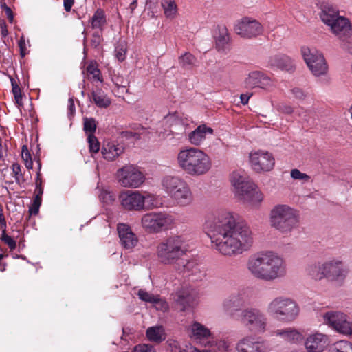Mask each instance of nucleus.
Listing matches in <instances>:
<instances>
[{
  "instance_id": "72a5a7b5",
  "label": "nucleus",
  "mask_w": 352,
  "mask_h": 352,
  "mask_svg": "<svg viewBox=\"0 0 352 352\" xmlns=\"http://www.w3.org/2000/svg\"><path fill=\"white\" fill-rule=\"evenodd\" d=\"M346 316L344 313L338 311H329L321 315L323 322L333 330L338 322Z\"/></svg>"
},
{
  "instance_id": "c9c22d12",
  "label": "nucleus",
  "mask_w": 352,
  "mask_h": 352,
  "mask_svg": "<svg viewBox=\"0 0 352 352\" xmlns=\"http://www.w3.org/2000/svg\"><path fill=\"white\" fill-rule=\"evenodd\" d=\"M94 103L100 108L108 107L111 102L107 95L100 89H96L91 93Z\"/></svg>"
},
{
  "instance_id": "b1692460",
  "label": "nucleus",
  "mask_w": 352,
  "mask_h": 352,
  "mask_svg": "<svg viewBox=\"0 0 352 352\" xmlns=\"http://www.w3.org/2000/svg\"><path fill=\"white\" fill-rule=\"evenodd\" d=\"M199 291L190 285H185L178 289L174 299L184 307H189L194 304L199 298Z\"/></svg>"
},
{
  "instance_id": "9d476101",
  "label": "nucleus",
  "mask_w": 352,
  "mask_h": 352,
  "mask_svg": "<svg viewBox=\"0 0 352 352\" xmlns=\"http://www.w3.org/2000/svg\"><path fill=\"white\" fill-rule=\"evenodd\" d=\"M175 217L164 212H151L141 217V226L148 233L157 234L170 229L175 224Z\"/></svg>"
},
{
  "instance_id": "8fccbe9b",
  "label": "nucleus",
  "mask_w": 352,
  "mask_h": 352,
  "mask_svg": "<svg viewBox=\"0 0 352 352\" xmlns=\"http://www.w3.org/2000/svg\"><path fill=\"white\" fill-rule=\"evenodd\" d=\"M157 294H153L152 293H150L143 289H140L138 292V296L139 298L146 302L149 303L152 305L153 300H155V298L156 297Z\"/></svg>"
},
{
  "instance_id": "a211bd4d",
  "label": "nucleus",
  "mask_w": 352,
  "mask_h": 352,
  "mask_svg": "<svg viewBox=\"0 0 352 352\" xmlns=\"http://www.w3.org/2000/svg\"><path fill=\"white\" fill-rule=\"evenodd\" d=\"M271 348L265 340H256L253 336H245L236 344V352H270Z\"/></svg>"
},
{
  "instance_id": "f257e3e1",
  "label": "nucleus",
  "mask_w": 352,
  "mask_h": 352,
  "mask_svg": "<svg viewBox=\"0 0 352 352\" xmlns=\"http://www.w3.org/2000/svg\"><path fill=\"white\" fill-rule=\"evenodd\" d=\"M204 227L212 248L222 255H239L253 245L254 234L251 228L245 222L237 221L232 212L223 211L216 217H208Z\"/></svg>"
},
{
  "instance_id": "de8ad7c7",
  "label": "nucleus",
  "mask_w": 352,
  "mask_h": 352,
  "mask_svg": "<svg viewBox=\"0 0 352 352\" xmlns=\"http://www.w3.org/2000/svg\"><path fill=\"white\" fill-rule=\"evenodd\" d=\"M98 189L100 192L98 195L99 199L102 202L106 204H109L114 201L115 197L112 192H111L109 189L104 188L101 189L98 188Z\"/></svg>"
},
{
  "instance_id": "a18cd8bd",
  "label": "nucleus",
  "mask_w": 352,
  "mask_h": 352,
  "mask_svg": "<svg viewBox=\"0 0 352 352\" xmlns=\"http://www.w3.org/2000/svg\"><path fill=\"white\" fill-rule=\"evenodd\" d=\"M152 306L159 311L166 312L169 309L168 302L160 295L157 294L155 300L152 303Z\"/></svg>"
},
{
  "instance_id": "9b49d317",
  "label": "nucleus",
  "mask_w": 352,
  "mask_h": 352,
  "mask_svg": "<svg viewBox=\"0 0 352 352\" xmlns=\"http://www.w3.org/2000/svg\"><path fill=\"white\" fill-rule=\"evenodd\" d=\"M300 53L309 70L315 77L327 75L329 65L322 52L315 47L302 46Z\"/></svg>"
},
{
  "instance_id": "338daca9",
  "label": "nucleus",
  "mask_w": 352,
  "mask_h": 352,
  "mask_svg": "<svg viewBox=\"0 0 352 352\" xmlns=\"http://www.w3.org/2000/svg\"><path fill=\"white\" fill-rule=\"evenodd\" d=\"M102 41V37L98 34H94L91 38V43L92 46L97 47Z\"/></svg>"
},
{
  "instance_id": "ddd939ff",
  "label": "nucleus",
  "mask_w": 352,
  "mask_h": 352,
  "mask_svg": "<svg viewBox=\"0 0 352 352\" xmlns=\"http://www.w3.org/2000/svg\"><path fill=\"white\" fill-rule=\"evenodd\" d=\"M118 182L124 188H138L146 181L144 173L136 166L127 164L118 170Z\"/></svg>"
},
{
  "instance_id": "aec40b11",
  "label": "nucleus",
  "mask_w": 352,
  "mask_h": 352,
  "mask_svg": "<svg viewBox=\"0 0 352 352\" xmlns=\"http://www.w3.org/2000/svg\"><path fill=\"white\" fill-rule=\"evenodd\" d=\"M230 181L236 198L254 183L243 170L232 172L230 177Z\"/></svg>"
},
{
  "instance_id": "6ab92c4d",
  "label": "nucleus",
  "mask_w": 352,
  "mask_h": 352,
  "mask_svg": "<svg viewBox=\"0 0 352 352\" xmlns=\"http://www.w3.org/2000/svg\"><path fill=\"white\" fill-rule=\"evenodd\" d=\"M327 279L331 281H344L348 274L349 270L344 267L342 260L332 258L327 260Z\"/></svg>"
},
{
  "instance_id": "7c9ffc66",
  "label": "nucleus",
  "mask_w": 352,
  "mask_h": 352,
  "mask_svg": "<svg viewBox=\"0 0 352 352\" xmlns=\"http://www.w3.org/2000/svg\"><path fill=\"white\" fill-rule=\"evenodd\" d=\"M269 64L272 67H276L286 71H293L295 65L293 60L283 54L275 55L270 58Z\"/></svg>"
},
{
  "instance_id": "0eeeda50",
  "label": "nucleus",
  "mask_w": 352,
  "mask_h": 352,
  "mask_svg": "<svg viewBox=\"0 0 352 352\" xmlns=\"http://www.w3.org/2000/svg\"><path fill=\"white\" fill-rule=\"evenodd\" d=\"M186 248L185 240L179 235L172 236L160 243L156 248V255L159 261L165 265H174L181 263Z\"/></svg>"
},
{
  "instance_id": "5701e85b",
  "label": "nucleus",
  "mask_w": 352,
  "mask_h": 352,
  "mask_svg": "<svg viewBox=\"0 0 352 352\" xmlns=\"http://www.w3.org/2000/svg\"><path fill=\"white\" fill-rule=\"evenodd\" d=\"M329 343L328 336L320 332H314L307 336L305 340L306 352H322Z\"/></svg>"
},
{
  "instance_id": "58836bf2",
  "label": "nucleus",
  "mask_w": 352,
  "mask_h": 352,
  "mask_svg": "<svg viewBox=\"0 0 352 352\" xmlns=\"http://www.w3.org/2000/svg\"><path fill=\"white\" fill-rule=\"evenodd\" d=\"M208 346L216 349L218 352H229L230 351V344L228 341L223 339H218L214 336L209 341Z\"/></svg>"
},
{
  "instance_id": "603ef678",
  "label": "nucleus",
  "mask_w": 352,
  "mask_h": 352,
  "mask_svg": "<svg viewBox=\"0 0 352 352\" xmlns=\"http://www.w3.org/2000/svg\"><path fill=\"white\" fill-rule=\"evenodd\" d=\"M147 131L144 128L140 129L138 131H125L122 133V136L126 139H140L146 133Z\"/></svg>"
},
{
  "instance_id": "864d4df0",
  "label": "nucleus",
  "mask_w": 352,
  "mask_h": 352,
  "mask_svg": "<svg viewBox=\"0 0 352 352\" xmlns=\"http://www.w3.org/2000/svg\"><path fill=\"white\" fill-rule=\"evenodd\" d=\"M126 46L124 43H120L115 50L116 57L119 61H123L126 58Z\"/></svg>"
},
{
  "instance_id": "20e7f679",
  "label": "nucleus",
  "mask_w": 352,
  "mask_h": 352,
  "mask_svg": "<svg viewBox=\"0 0 352 352\" xmlns=\"http://www.w3.org/2000/svg\"><path fill=\"white\" fill-rule=\"evenodd\" d=\"M271 228L285 236H290L299 226L298 211L285 204L274 205L269 213Z\"/></svg>"
},
{
  "instance_id": "2f4dec72",
  "label": "nucleus",
  "mask_w": 352,
  "mask_h": 352,
  "mask_svg": "<svg viewBox=\"0 0 352 352\" xmlns=\"http://www.w3.org/2000/svg\"><path fill=\"white\" fill-rule=\"evenodd\" d=\"M186 122L179 113H174L164 116L161 122V125L168 128H175L178 130H184Z\"/></svg>"
},
{
  "instance_id": "c03bdc74",
  "label": "nucleus",
  "mask_w": 352,
  "mask_h": 352,
  "mask_svg": "<svg viewBox=\"0 0 352 352\" xmlns=\"http://www.w3.org/2000/svg\"><path fill=\"white\" fill-rule=\"evenodd\" d=\"M290 177L292 179L298 181L301 184H306L311 181V176L307 173L301 172L297 168L292 169L290 171Z\"/></svg>"
},
{
  "instance_id": "f03ea898",
  "label": "nucleus",
  "mask_w": 352,
  "mask_h": 352,
  "mask_svg": "<svg viewBox=\"0 0 352 352\" xmlns=\"http://www.w3.org/2000/svg\"><path fill=\"white\" fill-rule=\"evenodd\" d=\"M245 267L251 276L266 282L281 279L287 274L285 260L272 250H261L252 254L248 258Z\"/></svg>"
},
{
  "instance_id": "3c124183",
  "label": "nucleus",
  "mask_w": 352,
  "mask_h": 352,
  "mask_svg": "<svg viewBox=\"0 0 352 352\" xmlns=\"http://www.w3.org/2000/svg\"><path fill=\"white\" fill-rule=\"evenodd\" d=\"M96 129V122L93 118L84 119V130L88 135H94Z\"/></svg>"
},
{
  "instance_id": "423d86ee",
  "label": "nucleus",
  "mask_w": 352,
  "mask_h": 352,
  "mask_svg": "<svg viewBox=\"0 0 352 352\" xmlns=\"http://www.w3.org/2000/svg\"><path fill=\"white\" fill-rule=\"evenodd\" d=\"M119 201L127 211L150 210L160 206L159 197L148 191L124 190L120 194Z\"/></svg>"
},
{
  "instance_id": "f3484780",
  "label": "nucleus",
  "mask_w": 352,
  "mask_h": 352,
  "mask_svg": "<svg viewBox=\"0 0 352 352\" xmlns=\"http://www.w3.org/2000/svg\"><path fill=\"white\" fill-rule=\"evenodd\" d=\"M175 270L192 282L202 280L206 275L204 267L195 260H182L177 264Z\"/></svg>"
},
{
  "instance_id": "dca6fc26",
  "label": "nucleus",
  "mask_w": 352,
  "mask_h": 352,
  "mask_svg": "<svg viewBox=\"0 0 352 352\" xmlns=\"http://www.w3.org/2000/svg\"><path fill=\"white\" fill-rule=\"evenodd\" d=\"M263 30L259 21L250 17H244L236 21L234 27L235 33L245 38L256 37L263 34Z\"/></svg>"
},
{
  "instance_id": "09e8293b",
  "label": "nucleus",
  "mask_w": 352,
  "mask_h": 352,
  "mask_svg": "<svg viewBox=\"0 0 352 352\" xmlns=\"http://www.w3.org/2000/svg\"><path fill=\"white\" fill-rule=\"evenodd\" d=\"M12 86V93L14 96V100L18 106L23 104V98L21 88L18 86L16 81L14 79H11Z\"/></svg>"
},
{
  "instance_id": "4c0bfd02",
  "label": "nucleus",
  "mask_w": 352,
  "mask_h": 352,
  "mask_svg": "<svg viewBox=\"0 0 352 352\" xmlns=\"http://www.w3.org/2000/svg\"><path fill=\"white\" fill-rule=\"evenodd\" d=\"M214 38L219 50L223 49L229 41V35L225 27L219 28L214 32Z\"/></svg>"
},
{
  "instance_id": "5fc2aeb1",
  "label": "nucleus",
  "mask_w": 352,
  "mask_h": 352,
  "mask_svg": "<svg viewBox=\"0 0 352 352\" xmlns=\"http://www.w3.org/2000/svg\"><path fill=\"white\" fill-rule=\"evenodd\" d=\"M21 157L25 162L26 168L28 169H32L33 166V163L32 161L31 155L28 151V149L26 146H23L22 147Z\"/></svg>"
},
{
  "instance_id": "49530a36",
  "label": "nucleus",
  "mask_w": 352,
  "mask_h": 352,
  "mask_svg": "<svg viewBox=\"0 0 352 352\" xmlns=\"http://www.w3.org/2000/svg\"><path fill=\"white\" fill-rule=\"evenodd\" d=\"M179 61L182 67L188 68L195 65L196 58L192 54L186 52L179 57Z\"/></svg>"
},
{
  "instance_id": "c756f323",
  "label": "nucleus",
  "mask_w": 352,
  "mask_h": 352,
  "mask_svg": "<svg viewBox=\"0 0 352 352\" xmlns=\"http://www.w3.org/2000/svg\"><path fill=\"white\" fill-rule=\"evenodd\" d=\"M124 150L122 144L115 142H107L102 148L103 157L109 161H113L123 153Z\"/></svg>"
},
{
  "instance_id": "1a4fd4ad",
  "label": "nucleus",
  "mask_w": 352,
  "mask_h": 352,
  "mask_svg": "<svg viewBox=\"0 0 352 352\" xmlns=\"http://www.w3.org/2000/svg\"><path fill=\"white\" fill-rule=\"evenodd\" d=\"M320 17L322 21L329 27L331 32L340 40H352V27L349 20L340 16L333 8L323 6Z\"/></svg>"
},
{
  "instance_id": "680f3d73",
  "label": "nucleus",
  "mask_w": 352,
  "mask_h": 352,
  "mask_svg": "<svg viewBox=\"0 0 352 352\" xmlns=\"http://www.w3.org/2000/svg\"><path fill=\"white\" fill-rule=\"evenodd\" d=\"M133 352H155V349L151 344H141L137 345Z\"/></svg>"
},
{
  "instance_id": "4468645a",
  "label": "nucleus",
  "mask_w": 352,
  "mask_h": 352,
  "mask_svg": "<svg viewBox=\"0 0 352 352\" xmlns=\"http://www.w3.org/2000/svg\"><path fill=\"white\" fill-rule=\"evenodd\" d=\"M247 88H258L265 91H271L276 87V80L261 70H254L248 73L244 80Z\"/></svg>"
},
{
  "instance_id": "f8f14e48",
  "label": "nucleus",
  "mask_w": 352,
  "mask_h": 352,
  "mask_svg": "<svg viewBox=\"0 0 352 352\" xmlns=\"http://www.w3.org/2000/svg\"><path fill=\"white\" fill-rule=\"evenodd\" d=\"M239 320L251 332L263 333L267 327L266 316L256 308H246L243 309L239 315Z\"/></svg>"
},
{
  "instance_id": "39448f33",
  "label": "nucleus",
  "mask_w": 352,
  "mask_h": 352,
  "mask_svg": "<svg viewBox=\"0 0 352 352\" xmlns=\"http://www.w3.org/2000/svg\"><path fill=\"white\" fill-rule=\"evenodd\" d=\"M162 189L179 207H187L194 201V195L189 184L181 177L166 175L161 180Z\"/></svg>"
},
{
  "instance_id": "774afa93",
  "label": "nucleus",
  "mask_w": 352,
  "mask_h": 352,
  "mask_svg": "<svg viewBox=\"0 0 352 352\" xmlns=\"http://www.w3.org/2000/svg\"><path fill=\"white\" fill-rule=\"evenodd\" d=\"M351 40L342 41L343 43L342 44V47L344 50L352 54V43L350 42Z\"/></svg>"
},
{
  "instance_id": "2eb2a0df",
  "label": "nucleus",
  "mask_w": 352,
  "mask_h": 352,
  "mask_svg": "<svg viewBox=\"0 0 352 352\" xmlns=\"http://www.w3.org/2000/svg\"><path fill=\"white\" fill-rule=\"evenodd\" d=\"M251 168L256 173L272 170L275 165V160L272 153L263 150L252 151L249 155Z\"/></svg>"
},
{
  "instance_id": "bb28decb",
  "label": "nucleus",
  "mask_w": 352,
  "mask_h": 352,
  "mask_svg": "<svg viewBox=\"0 0 352 352\" xmlns=\"http://www.w3.org/2000/svg\"><path fill=\"white\" fill-rule=\"evenodd\" d=\"M305 270L307 276L313 280L320 281L327 279L326 261L312 263L306 267Z\"/></svg>"
},
{
  "instance_id": "6e6d98bb",
  "label": "nucleus",
  "mask_w": 352,
  "mask_h": 352,
  "mask_svg": "<svg viewBox=\"0 0 352 352\" xmlns=\"http://www.w3.org/2000/svg\"><path fill=\"white\" fill-rule=\"evenodd\" d=\"M87 141L89 151L92 153H98L100 150V143L94 135H88Z\"/></svg>"
},
{
  "instance_id": "ea45409f",
  "label": "nucleus",
  "mask_w": 352,
  "mask_h": 352,
  "mask_svg": "<svg viewBox=\"0 0 352 352\" xmlns=\"http://www.w3.org/2000/svg\"><path fill=\"white\" fill-rule=\"evenodd\" d=\"M336 332L346 336L352 335V320H349V317L345 316L342 321L338 322V324L334 329Z\"/></svg>"
},
{
  "instance_id": "69168bd1",
  "label": "nucleus",
  "mask_w": 352,
  "mask_h": 352,
  "mask_svg": "<svg viewBox=\"0 0 352 352\" xmlns=\"http://www.w3.org/2000/svg\"><path fill=\"white\" fill-rule=\"evenodd\" d=\"M159 133H160V135L162 138H164L165 140H170L171 138H173L174 135L177 133L172 130L166 131L164 132L160 131Z\"/></svg>"
},
{
  "instance_id": "bf43d9fd",
  "label": "nucleus",
  "mask_w": 352,
  "mask_h": 352,
  "mask_svg": "<svg viewBox=\"0 0 352 352\" xmlns=\"http://www.w3.org/2000/svg\"><path fill=\"white\" fill-rule=\"evenodd\" d=\"M168 352H186V350L182 349L179 343L176 340L168 341Z\"/></svg>"
},
{
  "instance_id": "e2e57ef3",
  "label": "nucleus",
  "mask_w": 352,
  "mask_h": 352,
  "mask_svg": "<svg viewBox=\"0 0 352 352\" xmlns=\"http://www.w3.org/2000/svg\"><path fill=\"white\" fill-rule=\"evenodd\" d=\"M293 97L297 100H303L306 97L305 93L298 87H294L291 89Z\"/></svg>"
},
{
  "instance_id": "6e6552de",
  "label": "nucleus",
  "mask_w": 352,
  "mask_h": 352,
  "mask_svg": "<svg viewBox=\"0 0 352 352\" xmlns=\"http://www.w3.org/2000/svg\"><path fill=\"white\" fill-rule=\"evenodd\" d=\"M266 311L274 319L283 322H292L299 316L300 308L293 298L279 296L268 303Z\"/></svg>"
},
{
  "instance_id": "cd10ccee",
  "label": "nucleus",
  "mask_w": 352,
  "mask_h": 352,
  "mask_svg": "<svg viewBox=\"0 0 352 352\" xmlns=\"http://www.w3.org/2000/svg\"><path fill=\"white\" fill-rule=\"evenodd\" d=\"M244 305L243 297L239 294H235L226 298L222 302V308L225 312L232 316Z\"/></svg>"
},
{
  "instance_id": "37998d69",
  "label": "nucleus",
  "mask_w": 352,
  "mask_h": 352,
  "mask_svg": "<svg viewBox=\"0 0 352 352\" xmlns=\"http://www.w3.org/2000/svg\"><path fill=\"white\" fill-rule=\"evenodd\" d=\"M329 352H352V343L346 340L337 342Z\"/></svg>"
},
{
  "instance_id": "052dcab7",
  "label": "nucleus",
  "mask_w": 352,
  "mask_h": 352,
  "mask_svg": "<svg viewBox=\"0 0 352 352\" xmlns=\"http://www.w3.org/2000/svg\"><path fill=\"white\" fill-rule=\"evenodd\" d=\"M42 198L34 197L33 203L30 208V212L32 214H37L39 211V208L41 205Z\"/></svg>"
},
{
  "instance_id": "a878e982",
  "label": "nucleus",
  "mask_w": 352,
  "mask_h": 352,
  "mask_svg": "<svg viewBox=\"0 0 352 352\" xmlns=\"http://www.w3.org/2000/svg\"><path fill=\"white\" fill-rule=\"evenodd\" d=\"M213 133L214 130L211 127L203 124L188 134V140L192 145L199 146Z\"/></svg>"
},
{
  "instance_id": "473e14b6",
  "label": "nucleus",
  "mask_w": 352,
  "mask_h": 352,
  "mask_svg": "<svg viewBox=\"0 0 352 352\" xmlns=\"http://www.w3.org/2000/svg\"><path fill=\"white\" fill-rule=\"evenodd\" d=\"M146 336L148 340L156 343L162 342L166 337L164 327L161 324L148 327L146 329Z\"/></svg>"
},
{
  "instance_id": "7ed1b4c3",
  "label": "nucleus",
  "mask_w": 352,
  "mask_h": 352,
  "mask_svg": "<svg viewBox=\"0 0 352 352\" xmlns=\"http://www.w3.org/2000/svg\"><path fill=\"white\" fill-rule=\"evenodd\" d=\"M178 167L192 177L206 175L212 168V160L203 150L196 147H184L177 154Z\"/></svg>"
},
{
  "instance_id": "e433bc0d",
  "label": "nucleus",
  "mask_w": 352,
  "mask_h": 352,
  "mask_svg": "<svg viewBox=\"0 0 352 352\" xmlns=\"http://www.w3.org/2000/svg\"><path fill=\"white\" fill-rule=\"evenodd\" d=\"M161 4L166 18L173 19L177 16L178 12L175 0H162Z\"/></svg>"
},
{
  "instance_id": "79ce46f5",
  "label": "nucleus",
  "mask_w": 352,
  "mask_h": 352,
  "mask_svg": "<svg viewBox=\"0 0 352 352\" xmlns=\"http://www.w3.org/2000/svg\"><path fill=\"white\" fill-rule=\"evenodd\" d=\"M106 23L104 12L99 9L94 13L91 18V25L93 28L101 30Z\"/></svg>"
},
{
  "instance_id": "412c9836",
  "label": "nucleus",
  "mask_w": 352,
  "mask_h": 352,
  "mask_svg": "<svg viewBox=\"0 0 352 352\" xmlns=\"http://www.w3.org/2000/svg\"><path fill=\"white\" fill-rule=\"evenodd\" d=\"M264 198V194L255 183L237 197L240 201L252 208H258Z\"/></svg>"
},
{
  "instance_id": "a19ab883",
  "label": "nucleus",
  "mask_w": 352,
  "mask_h": 352,
  "mask_svg": "<svg viewBox=\"0 0 352 352\" xmlns=\"http://www.w3.org/2000/svg\"><path fill=\"white\" fill-rule=\"evenodd\" d=\"M87 76L92 81L102 82L103 81L100 71L96 62H91L87 67Z\"/></svg>"
},
{
  "instance_id": "4be33fe9",
  "label": "nucleus",
  "mask_w": 352,
  "mask_h": 352,
  "mask_svg": "<svg viewBox=\"0 0 352 352\" xmlns=\"http://www.w3.org/2000/svg\"><path fill=\"white\" fill-rule=\"evenodd\" d=\"M189 336L198 342L207 345L214 333L206 325L197 321H193L188 328Z\"/></svg>"
},
{
  "instance_id": "f704fd0d",
  "label": "nucleus",
  "mask_w": 352,
  "mask_h": 352,
  "mask_svg": "<svg viewBox=\"0 0 352 352\" xmlns=\"http://www.w3.org/2000/svg\"><path fill=\"white\" fill-rule=\"evenodd\" d=\"M346 316L344 313L338 311H329L321 315L323 322L333 330L338 322Z\"/></svg>"
},
{
  "instance_id": "13d9d810",
  "label": "nucleus",
  "mask_w": 352,
  "mask_h": 352,
  "mask_svg": "<svg viewBox=\"0 0 352 352\" xmlns=\"http://www.w3.org/2000/svg\"><path fill=\"white\" fill-rule=\"evenodd\" d=\"M276 108L279 113L285 115H291L294 112V108L291 105L283 102L278 104Z\"/></svg>"
},
{
  "instance_id": "0e129e2a",
  "label": "nucleus",
  "mask_w": 352,
  "mask_h": 352,
  "mask_svg": "<svg viewBox=\"0 0 352 352\" xmlns=\"http://www.w3.org/2000/svg\"><path fill=\"white\" fill-rule=\"evenodd\" d=\"M12 168L16 181L19 182L22 177L21 166L18 164H12Z\"/></svg>"
},
{
  "instance_id": "393cba45",
  "label": "nucleus",
  "mask_w": 352,
  "mask_h": 352,
  "mask_svg": "<svg viewBox=\"0 0 352 352\" xmlns=\"http://www.w3.org/2000/svg\"><path fill=\"white\" fill-rule=\"evenodd\" d=\"M117 230L122 247L125 249H132L137 245L138 243V236L129 226L125 223H119Z\"/></svg>"
},
{
  "instance_id": "c85d7f7f",
  "label": "nucleus",
  "mask_w": 352,
  "mask_h": 352,
  "mask_svg": "<svg viewBox=\"0 0 352 352\" xmlns=\"http://www.w3.org/2000/svg\"><path fill=\"white\" fill-rule=\"evenodd\" d=\"M275 335L283 340L292 343L298 344L303 340L302 333L294 327H286L275 331Z\"/></svg>"
},
{
  "instance_id": "4d7b16f0",
  "label": "nucleus",
  "mask_w": 352,
  "mask_h": 352,
  "mask_svg": "<svg viewBox=\"0 0 352 352\" xmlns=\"http://www.w3.org/2000/svg\"><path fill=\"white\" fill-rule=\"evenodd\" d=\"M0 239L3 241L6 245H8L11 250H13L16 248V241L11 236L6 234V230H2V234L0 236Z\"/></svg>"
}]
</instances>
